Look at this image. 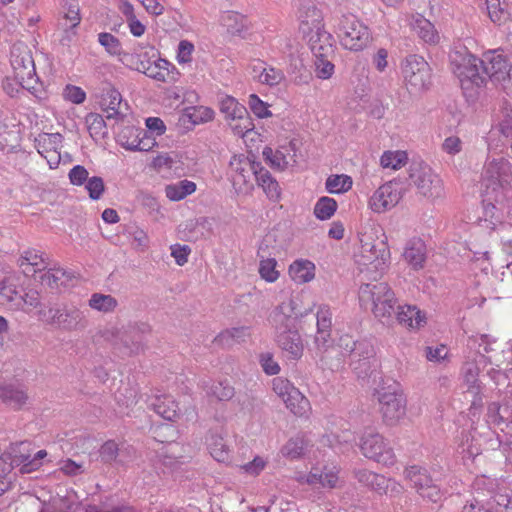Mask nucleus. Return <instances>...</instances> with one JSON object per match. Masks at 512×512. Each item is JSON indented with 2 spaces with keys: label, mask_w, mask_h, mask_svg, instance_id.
<instances>
[{
  "label": "nucleus",
  "mask_w": 512,
  "mask_h": 512,
  "mask_svg": "<svg viewBox=\"0 0 512 512\" xmlns=\"http://www.w3.org/2000/svg\"><path fill=\"white\" fill-rule=\"evenodd\" d=\"M453 72L460 81L464 95L472 100L476 99L483 87L490 81L494 85L510 80L511 64L502 54L489 52L480 59L472 54L456 52L451 55Z\"/></svg>",
  "instance_id": "1"
},
{
  "label": "nucleus",
  "mask_w": 512,
  "mask_h": 512,
  "mask_svg": "<svg viewBox=\"0 0 512 512\" xmlns=\"http://www.w3.org/2000/svg\"><path fill=\"white\" fill-rule=\"evenodd\" d=\"M295 308V301L289 299L276 306L269 317V321L275 329L278 346L291 360L300 359L304 351L302 338L295 325L298 316Z\"/></svg>",
  "instance_id": "2"
},
{
  "label": "nucleus",
  "mask_w": 512,
  "mask_h": 512,
  "mask_svg": "<svg viewBox=\"0 0 512 512\" xmlns=\"http://www.w3.org/2000/svg\"><path fill=\"white\" fill-rule=\"evenodd\" d=\"M343 356L349 358V365L358 378L369 377L376 367L375 350L366 339L354 340L350 335H343L338 340Z\"/></svg>",
  "instance_id": "3"
},
{
  "label": "nucleus",
  "mask_w": 512,
  "mask_h": 512,
  "mask_svg": "<svg viewBox=\"0 0 512 512\" xmlns=\"http://www.w3.org/2000/svg\"><path fill=\"white\" fill-rule=\"evenodd\" d=\"M151 332L147 323H129L121 328H108L102 332L105 341L126 356L139 354L144 350V335Z\"/></svg>",
  "instance_id": "4"
},
{
  "label": "nucleus",
  "mask_w": 512,
  "mask_h": 512,
  "mask_svg": "<svg viewBox=\"0 0 512 512\" xmlns=\"http://www.w3.org/2000/svg\"><path fill=\"white\" fill-rule=\"evenodd\" d=\"M359 300L362 304H372L374 316L389 323L394 317L397 299L394 291L385 282L366 283L360 286Z\"/></svg>",
  "instance_id": "5"
},
{
  "label": "nucleus",
  "mask_w": 512,
  "mask_h": 512,
  "mask_svg": "<svg viewBox=\"0 0 512 512\" xmlns=\"http://www.w3.org/2000/svg\"><path fill=\"white\" fill-rule=\"evenodd\" d=\"M41 321L64 331H81L88 326L84 312L74 304L56 303L39 310Z\"/></svg>",
  "instance_id": "6"
},
{
  "label": "nucleus",
  "mask_w": 512,
  "mask_h": 512,
  "mask_svg": "<svg viewBox=\"0 0 512 512\" xmlns=\"http://www.w3.org/2000/svg\"><path fill=\"white\" fill-rule=\"evenodd\" d=\"M410 184L417 189V193L431 201L445 196L444 183L427 163L413 161L408 170Z\"/></svg>",
  "instance_id": "7"
},
{
  "label": "nucleus",
  "mask_w": 512,
  "mask_h": 512,
  "mask_svg": "<svg viewBox=\"0 0 512 512\" xmlns=\"http://www.w3.org/2000/svg\"><path fill=\"white\" fill-rule=\"evenodd\" d=\"M404 84L410 94H420L432 85V70L429 63L416 54L408 55L401 62Z\"/></svg>",
  "instance_id": "8"
},
{
  "label": "nucleus",
  "mask_w": 512,
  "mask_h": 512,
  "mask_svg": "<svg viewBox=\"0 0 512 512\" xmlns=\"http://www.w3.org/2000/svg\"><path fill=\"white\" fill-rule=\"evenodd\" d=\"M10 63L17 83L23 89H35L39 78L36 74L32 52L25 43L17 42L13 44L10 51Z\"/></svg>",
  "instance_id": "9"
},
{
  "label": "nucleus",
  "mask_w": 512,
  "mask_h": 512,
  "mask_svg": "<svg viewBox=\"0 0 512 512\" xmlns=\"http://www.w3.org/2000/svg\"><path fill=\"white\" fill-rule=\"evenodd\" d=\"M359 241L357 262L364 266L373 265L376 270H382L390 257L386 241L380 238L374 229L360 233Z\"/></svg>",
  "instance_id": "10"
},
{
  "label": "nucleus",
  "mask_w": 512,
  "mask_h": 512,
  "mask_svg": "<svg viewBox=\"0 0 512 512\" xmlns=\"http://www.w3.org/2000/svg\"><path fill=\"white\" fill-rule=\"evenodd\" d=\"M380 413L387 425H395L406 414V398L396 382L376 390Z\"/></svg>",
  "instance_id": "11"
},
{
  "label": "nucleus",
  "mask_w": 512,
  "mask_h": 512,
  "mask_svg": "<svg viewBox=\"0 0 512 512\" xmlns=\"http://www.w3.org/2000/svg\"><path fill=\"white\" fill-rule=\"evenodd\" d=\"M341 44L349 50H362L370 41V32L366 25L353 14L343 15L338 24Z\"/></svg>",
  "instance_id": "12"
},
{
  "label": "nucleus",
  "mask_w": 512,
  "mask_h": 512,
  "mask_svg": "<svg viewBox=\"0 0 512 512\" xmlns=\"http://www.w3.org/2000/svg\"><path fill=\"white\" fill-rule=\"evenodd\" d=\"M359 447L362 454L368 459L383 465H393L395 462L393 449L374 429H365L360 438Z\"/></svg>",
  "instance_id": "13"
},
{
  "label": "nucleus",
  "mask_w": 512,
  "mask_h": 512,
  "mask_svg": "<svg viewBox=\"0 0 512 512\" xmlns=\"http://www.w3.org/2000/svg\"><path fill=\"white\" fill-rule=\"evenodd\" d=\"M410 486L424 499L437 503L442 498L440 488L433 482L427 470L419 466H410L405 470Z\"/></svg>",
  "instance_id": "14"
},
{
  "label": "nucleus",
  "mask_w": 512,
  "mask_h": 512,
  "mask_svg": "<svg viewBox=\"0 0 512 512\" xmlns=\"http://www.w3.org/2000/svg\"><path fill=\"white\" fill-rule=\"evenodd\" d=\"M399 184L389 181L380 186L369 200L370 208L377 213H383L394 207L401 199Z\"/></svg>",
  "instance_id": "15"
},
{
  "label": "nucleus",
  "mask_w": 512,
  "mask_h": 512,
  "mask_svg": "<svg viewBox=\"0 0 512 512\" xmlns=\"http://www.w3.org/2000/svg\"><path fill=\"white\" fill-rule=\"evenodd\" d=\"M230 168L233 172L232 181L234 186H249L252 187V179L257 162L250 161L249 158L244 156L234 155L230 160Z\"/></svg>",
  "instance_id": "16"
},
{
  "label": "nucleus",
  "mask_w": 512,
  "mask_h": 512,
  "mask_svg": "<svg viewBox=\"0 0 512 512\" xmlns=\"http://www.w3.org/2000/svg\"><path fill=\"white\" fill-rule=\"evenodd\" d=\"M299 21L300 30L305 35L324 29L322 12L312 3L302 4Z\"/></svg>",
  "instance_id": "17"
},
{
  "label": "nucleus",
  "mask_w": 512,
  "mask_h": 512,
  "mask_svg": "<svg viewBox=\"0 0 512 512\" xmlns=\"http://www.w3.org/2000/svg\"><path fill=\"white\" fill-rule=\"evenodd\" d=\"M309 36V45L314 57H326V58H334L335 50H334V39L333 36L323 30L318 32H313L308 34Z\"/></svg>",
  "instance_id": "18"
},
{
  "label": "nucleus",
  "mask_w": 512,
  "mask_h": 512,
  "mask_svg": "<svg viewBox=\"0 0 512 512\" xmlns=\"http://www.w3.org/2000/svg\"><path fill=\"white\" fill-rule=\"evenodd\" d=\"M122 96L115 88H108L103 91L100 105L102 110L106 111L107 119H123L128 110L127 104H124L125 110L122 109Z\"/></svg>",
  "instance_id": "19"
},
{
  "label": "nucleus",
  "mask_w": 512,
  "mask_h": 512,
  "mask_svg": "<svg viewBox=\"0 0 512 512\" xmlns=\"http://www.w3.org/2000/svg\"><path fill=\"white\" fill-rule=\"evenodd\" d=\"M268 245L261 244L257 251V256L260 258L259 274L262 279L267 282H275L279 278V271L276 269L277 261L275 258H270L267 255Z\"/></svg>",
  "instance_id": "20"
},
{
  "label": "nucleus",
  "mask_w": 512,
  "mask_h": 512,
  "mask_svg": "<svg viewBox=\"0 0 512 512\" xmlns=\"http://www.w3.org/2000/svg\"><path fill=\"white\" fill-rule=\"evenodd\" d=\"M249 327L240 326L225 329L220 332L215 338L214 343L221 347H231L234 344L242 343L249 337Z\"/></svg>",
  "instance_id": "21"
},
{
  "label": "nucleus",
  "mask_w": 512,
  "mask_h": 512,
  "mask_svg": "<svg viewBox=\"0 0 512 512\" xmlns=\"http://www.w3.org/2000/svg\"><path fill=\"white\" fill-rule=\"evenodd\" d=\"M253 179H255L258 185L263 188V190L270 199L279 198L280 191L277 181L271 176L270 172L267 169H265L259 162H257V168H255Z\"/></svg>",
  "instance_id": "22"
},
{
  "label": "nucleus",
  "mask_w": 512,
  "mask_h": 512,
  "mask_svg": "<svg viewBox=\"0 0 512 512\" xmlns=\"http://www.w3.org/2000/svg\"><path fill=\"white\" fill-rule=\"evenodd\" d=\"M0 396L4 403L14 409H20L26 404L28 395L20 385H6L0 388Z\"/></svg>",
  "instance_id": "23"
},
{
  "label": "nucleus",
  "mask_w": 512,
  "mask_h": 512,
  "mask_svg": "<svg viewBox=\"0 0 512 512\" xmlns=\"http://www.w3.org/2000/svg\"><path fill=\"white\" fill-rule=\"evenodd\" d=\"M404 259L414 268L420 269L426 259V247L420 239L410 241L404 251Z\"/></svg>",
  "instance_id": "24"
},
{
  "label": "nucleus",
  "mask_w": 512,
  "mask_h": 512,
  "mask_svg": "<svg viewBox=\"0 0 512 512\" xmlns=\"http://www.w3.org/2000/svg\"><path fill=\"white\" fill-rule=\"evenodd\" d=\"M394 316L400 324H404L409 327H420L424 323V317L421 315L419 309L415 306L397 305L395 308Z\"/></svg>",
  "instance_id": "25"
},
{
  "label": "nucleus",
  "mask_w": 512,
  "mask_h": 512,
  "mask_svg": "<svg viewBox=\"0 0 512 512\" xmlns=\"http://www.w3.org/2000/svg\"><path fill=\"white\" fill-rule=\"evenodd\" d=\"M306 484L312 487L335 488L338 482V475L334 471L323 472L317 468L312 469L305 477Z\"/></svg>",
  "instance_id": "26"
},
{
  "label": "nucleus",
  "mask_w": 512,
  "mask_h": 512,
  "mask_svg": "<svg viewBox=\"0 0 512 512\" xmlns=\"http://www.w3.org/2000/svg\"><path fill=\"white\" fill-rule=\"evenodd\" d=\"M151 405L153 410L166 420L174 421L179 416V406L171 396L157 397Z\"/></svg>",
  "instance_id": "27"
},
{
  "label": "nucleus",
  "mask_w": 512,
  "mask_h": 512,
  "mask_svg": "<svg viewBox=\"0 0 512 512\" xmlns=\"http://www.w3.org/2000/svg\"><path fill=\"white\" fill-rule=\"evenodd\" d=\"M314 271L315 265L303 259L294 261L289 267L290 277L299 284L311 281L315 276Z\"/></svg>",
  "instance_id": "28"
},
{
  "label": "nucleus",
  "mask_w": 512,
  "mask_h": 512,
  "mask_svg": "<svg viewBox=\"0 0 512 512\" xmlns=\"http://www.w3.org/2000/svg\"><path fill=\"white\" fill-rule=\"evenodd\" d=\"M64 16L60 22L66 33L74 30L81 21L80 6L77 0H66L63 4Z\"/></svg>",
  "instance_id": "29"
},
{
  "label": "nucleus",
  "mask_w": 512,
  "mask_h": 512,
  "mask_svg": "<svg viewBox=\"0 0 512 512\" xmlns=\"http://www.w3.org/2000/svg\"><path fill=\"white\" fill-rule=\"evenodd\" d=\"M170 67L175 69L170 62L158 56L152 62L147 63L143 73L157 81L168 82L170 77Z\"/></svg>",
  "instance_id": "30"
},
{
  "label": "nucleus",
  "mask_w": 512,
  "mask_h": 512,
  "mask_svg": "<svg viewBox=\"0 0 512 512\" xmlns=\"http://www.w3.org/2000/svg\"><path fill=\"white\" fill-rule=\"evenodd\" d=\"M203 389L207 396L215 397L219 401H229L235 395V389L227 380L204 383Z\"/></svg>",
  "instance_id": "31"
},
{
  "label": "nucleus",
  "mask_w": 512,
  "mask_h": 512,
  "mask_svg": "<svg viewBox=\"0 0 512 512\" xmlns=\"http://www.w3.org/2000/svg\"><path fill=\"white\" fill-rule=\"evenodd\" d=\"M355 478L362 485L381 492L386 488V478L367 469H358L354 471Z\"/></svg>",
  "instance_id": "32"
},
{
  "label": "nucleus",
  "mask_w": 512,
  "mask_h": 512,
  "mask_svg": "<svg viewBox=\"0 0 512 512\" xmlns=\"http://www.w3.org/2000/svg\"><path fill=\"white\" fill-rule=\"evenodd\" d=\"M411 26L426 43H436L438 41V33L434 25L423 16L417 15L414 17Z\"/></svg>",
  "instance_id": "33"
},
{
  "label": "nucleus",
  "mask_w": 512,
  "mask_h": 512,
  "mask_svg": "<svg viewBox=\"0 0 512 512\" xmlns=\"http://www.w3.org/2000/svg\"><path fill=\"white\" fill-rule=\"evenodd\" d=\"M319 356V360L323 367L329 370H339L343 366V356L342 350L339 348L338 344L334 347L324 349L323 351L317 353Z\"/></svg>",
  "instance_id": "34"
},
{
  "label": "nucleus",
  "mask_w": 512,
  "mask_h": 512,
  "mask_svg": "<svg viewBox=\"0 0 512 512\" xmlns=\"http://www.w3.org/2000/svg\"><path fill=\"white\" fill-rule=\"evenodd\" d=\"M283 401L296 416H303L309 410L308 399L297 388L290 390L289 395Z\"/></svg>",
  "instance_id": "35"
},
{
  "label": "nucleus",
  "mask_w": 512,
  "mask_h": 512,
  "mask_svg": "<svg viewBox=\"0 0 512 512\" xmlns=\"http://www.w3.org/2000/svg\"><path fill=\"white\" fill-rule=\"evenodd\" d=\"M196 190V184L189 180H182L175 184L167 185L165 194L172 201H180Z\"/></svg>",
  "instance_id": "36"
},
{
  "label": "nucleus",
  "mask_w": 512,
  "mask_h": 512,
  "mask_svg": "<svg viewBox=\"0 0 512 512\" xmlns=\"http://www.w3.org/2000/svg\"><path fill=\"white\" fill-rule=\"evenodd\" d=\"M308 448V441L303 436H296L287 441L282 447V454L290 459H298L303 456Z\"/></svg>",
  "instance_id": "37"
},
{
  "label": "nucleus",
  "mask_w": 512,
  "mask_h": 512,
  "mask_svg": "<svg viewBox=\"0 0 512 512\" xmlns=\"http://www.w3.org/2000/svg\"><path fill=\"white\" fill-rule=\"evenodd\" d=\"M479 372V367L475 362H466L462 367V373L468 391L473 394H478L481 389V382L478 379Z\"/></svg>",
  "instance_id": "38"
},
{
  "label": "nucleus",
  "mask_w": 512,
  "mask_h": 512,
  "mask_svg": "<svg viewBox=\"0 0 512 512\" xmlns=\"http://www.w3.org/2000/svg\"><path fill=\"white\" fill-rule=\"evenodd\" d=\"M134 132H137L136 129L133 127H128L124 129L121 133L118 135V139L120 144L131 151H149L154 143H150L148 141H145L144 139L139 138V134H136L135 137L132 139V142L124 141V138L126 137V134L129 133L132 135Z\"/></svg>",
  "instance_id": "39"
},
{
  "label": "nucleus",
  "mask_w": 512,
  "mask_h": 512,
  "mask_svg": "<svg viewBox=\"0 0 512 512\" xmlns=\"http://www.w3.org/2000/svg\"><path fill=\"white\" fill-rule=\"evenodd\" d=\"M22 298L23 290H18L17 287L6 278L0 279V302L2 304L14 302L16 305H20Z\"/></svg>",
  "instance_id": "40"
},
{
  "label": "nucleus",
  "mask_w": 512,
  "mask_h": 512,
  "mask_svg": "<svg viewBox=\"0 0 512 512\" xmlns=\"http://www.w3.org/2000/svg\"><path fill=\"white\" fill-rule=\"evenodd\" d=\"M118 305V301L112 295L94 293L89 299V306L103 313L113 312Z\"/></svg>",
  "instance_id": "41"
},
{
  "label": "nucleus",
  "mask_w": 512,
  "mask_h": 512,
  "mask_svg": "<svg viewBox=\"0 0 512 512\" xmlns=\"http://www.w3.org/2000/svg\"><path fill=\"white\" fill-rule=\"evenodd\" d=\"M486 8L491 21L497 25L505 23L509 19L506 4L500 0H486Z\"/></svg>",
  "instance_id": "42"
},
{
  "label": "nucleus",
  "mask_w": 512,
  "mask_h": 512,
  "mask_svg": "<svg viewBox=\"0 0 512 512\" xmlns=\"http://www.w3.org/2000/svg\"><path fill=\"white\" fill-rule=\"evenodd\" d=\"M337 207L335 199L327 196L321 197L314 206V215L319 220H328L335 214Z\"/></svg>",
  "instance_id": "43"
},
{
  "label": "nucleus",
  "mask_w": 512,
  "mask_h": 512,
  "mask_svg": "<svg viewBox=\"0 0 512 512\" xmlns=\"http://www.w3.org/2000/svg\"><path fill=\"white\" fill-rule=\"evenodd\" d=\"M219 108L225 118L229 120H233L236 115L241 117V115L246 114V107L231 96L223 97L219 102Z\"/></svg>",
  "instance_id": "44"
},
{
  "label": "nucleus",
  "mask_w": 512,
  "mask_h": 512,
  "mask_svg": "<svg viewBox=\"0 0 512 512\" xmlns=\"http://www.w3.org/2000/svg\"><path fill=\"white\" fill-rule=\"evenodd\" d=\"M352 187V179L347 175H331L326 180V189L329 193L339 194Z\"/></svg>",
  "instance_id": "45"
},
{
  "label": "nucleus",
  "mask_w": 512,
  "mask_h": 512,
  "mask_svg": "<svg viewBox=\"0 0 512 512\" xmlns=\"http://www.w3.org/2000/svg\"><path fill=\"white\" fill-rule=\"evenodd\" d=\"M229 126L234 134L240 137H244L246 133L254 130L255 127L247 109L246 114L241 115V117L236 115L233 120H230Z\"/></svg>",
  "instance_id": "46"
},
{
  "label": "nucleus",
  "mask_w": 512,
  "mask_h": 512,
  "mask_svg": "<svg viewBox=\"0 0 512 512\" xmlns=\"http://www.w3.org/2000/svg\"><path fill=\"white\" fill-rule=\"evenodd\" d=\"M32 444L29 441H22L12 445L11 452L13 454L12 462L17 466L24 465L31 459Z\"/></svg>",
  "instance_id": "47"
},
{
  "label": "nucleus",
  "mask_w": 512,
  "mask_h": 512,
  "mask_svg": "<svg viewBox=\"0 0 512 512\" xmlns=\"http://www.w3.org/2000/svg\"><path fill=\"white\" fill-rule=\"evenodd\" d=\"M65 278L70 279L67 272L63 269H50L41 276V283L50 288H59L65 285Z\"/></svg>",
  "instance_id": "48"
},
{
  "label": "nucleus",
  "mask_w": 512,
  "mask_h": 512,
  "mask_svg": "<svg viewBox=\"0 0 512 512\" xmlns=\"http://www.w3.org/2000/svg\"><path fill=\"white\" fill-rule=\"evenodd\" d=\"M495 342L494 340H491V337L487 334H483L480 336V338H477L476 336H472L468 340V346L470 348H478L477 353L479 354L480 358L487 359L490 363L491 360L489 357H486L484 353H490L493 349L491 347V344Z\"/></svg>",
  "instance_id": "49"
},
{
  "label": "nucleus",
  "mask_w": 512,
  "mask_h": 512,
  "mask_svg": "<svg viewBox=\"0 0 512 512\" xmlns=\"http://www.w3.org/2000/svg\"><path fill=\"white\" fill-rule=\"evenodd\" d=\"M209 445L211 456L218 462H225L229 459V449L222 437H212Z\"/></svg>",
  "instance_id": "50"
},
{
  "label": "nucleus",
  "mask_w": 512,
  "mask_h": 512,
  "mask_svg": "<svg viewBox=\"0 0 512 512\" xmlns=\"http://www.w3.org/2000/svg\"><path fill=\"white\" fill-rule=\"evenodd\" d=\"M407 160V154L402 151H386L381 156V165L384 168H392V169H399L401 166L405 164Z\"/></svg>",
  "instance_id": "51"
},
{
  "label": "nucleus",
  "mask_w": 512,
  "mask_h": 512,
  "mask_svg": "<svg viewBox=\"0 0 512 512\" xmlns=\"http://www.w3.org/2000/svg\"><path fill=\"white\" fill-rule=\"evenodd\" d=\"M86 124L92 137L103 136L105 134L106 123L100 114L89 113L86 116Z\"/></svg>",
  "instance_id": "52"
},
{
  "label": "nucleus",
  "mask_w": 512,
  "mask_h": 512,
  "mask_svg": "<svg viewBox=\"0 0 512 512\" xmlns=\"http://www.w3.org/2000/svg\"><path fill=\"white\" fill-rule=\"evenodd\" d=\"M99 43L111 55H122V46L117 37L111 33L103 32L98 35Z\"/></svg>",
  "instance_id": "53"
},
{
  "label": "nucleus",
  "mask_w": 512,
  "mask_h": 512,
  "mask_svg": "<svg viewBox=\"0 0 512 512\" xmlns=\"http://www.w3.org/2000/svg\"><path fill=\"white\" fill-rule=\"evenodd\" d=\"M334 58L315 57V73L320 79H329L334 73Z\"/></svg>",
  "instance_id": "54"
},
{
  "label": "nucleus",
  "mask_w": 512,
  "mask_h": 512,
  "mask_svg": "<svg viewBox=\"0 0 512 512\" xmlns=\"http://www.w3.org/2000/svg\"><path fill=\"white\" fill-rule=\"evenodd\" d=\"M264 158L271 163V166L278 169H284L288 165L286 155L281 150L273 151L270 147H265L263 150Z\"/></svg>",
  "instance_id": "55"
},
{
  "label": "nucleus",
  "mask_w": 512,
  "mask_h": 512,
  "mask_svg": "<svg viewBox=\"0 0 512 512\" xmlns=\"http://www.w3.org/2000/svg\"><path fill=\"white\" fill-rule=\"evenodd\" d=\"M119 454V448L115 441H106L99 450V455L103 463H112L116 461Z\"/></svg>",
  "instance_id": "56"
},
{
  "label": "nucleus",
  "mask_w": 512,
  "mask_h": 512,
  "mask_svg": "<svg viewBox=\"0 0 512 512\" xmlns=\"http://www.w3.org/2000/svg\"><path fill=\"white\" fill-rule=\"evenodd\" d=\"M284 79V73L275 68H264L259 75V81L270 86L278 85Z\"/></svg>",
  "instance_id": "57"
},
{
  "label": "nucleus",
  "mask_w": 512,
  "mask_h": 512,
  "mask_svg": "<svg viewBox=\"0 0 512 512\" xmlns=\"http://www.w3.org/2000/svg\"><path fill=\"white\" fill-rule=\"evenodd\" d=\"M31 265L36 267L38 270L46 268L45 261L42 254H39L36 250H27L20 258V265Z\"/></svg>",
  "instance_id": "58"
},
{
  "label": "nucleus",
  "mask_w": 512,
  "mask_h": 512,
  "mask_svg": "<svg viewBox=\"0 0 512 512\" xmlns=\"http://www.w3.org/2000/svg\"><path fill=\"white\" fill-rule=\"evenodd\" d=\"M85 188L92 200H98L105 190L104 181L101 177L93 176L86 182Z\"/></svg>",
  "instance_id": "59"
},
{
  "label": "nucleus",
  "mask_w": 512,
  "mask_h": 512,
  "mask_svg": "<svg viewBox=\"0 0 512 512\" xmlns=\"http://www.w3.org/2000/svg\"><path fill=\"white\" fill-rule=\"evenodd\" d=\"M62 140L63 137L59 133H44L43 135H39L37 141L39 147L56 151L58 147L61 146Z\"/></svg>",
  "instance_id": "60"
},
{
  "label": "nucleus",
  "mask_w": 512,
  "mask_h": 512,
  "mask_svg": "<svg viewBox=\"0 0 512 512\" xmlns=\"http://www.w3.org/2000/svg\"><path fill=\"white\" fill-rule=\"evenodd\" d=\"M121 60L126 66L142 73L148 63V60H142L140 58L137 50H135L134 53H123Z\"/></svg>",
  "instance_id": "61"
},
{
  "label": "nucleus",
  "mask_w": 512,
  "mask_h": 512,
  "mask_svg": "<svg viewBox=\"0 0 512 512\" xmlns=\"http://www.w3.org/2000/svg\"><path fill=\"white\" fill-rule=\"evenodd\" d=\"M249 106L251 111L258 118H266L271 116V112L268 110L266 103H264L257 95L251 94L249 96Z\"/></svg>",
  "instance_id": "62"
},
{
  "label": "nucleus",
  "mask_w": 512,
  "mask_h": 512,
  "mask_svg": "<svg viewBox=\"0 0 512 512\" xmlns=\"http://www.w3.org/2000/svg\"><path fill=\"white\" fill-rule=\"evenodd\" d=\"M88 175V170L82 165L74 166L68 174L71 184L76 186L85 184L89 180Z\"/></svg>",
  "instance_id": "63"
},
{
  "label": "nucleus",
  "mask_w": 512,
  "mask_h": 512,
  "mask_svg": "<svg viewBox=\"0 0 512 512\" xmlns=\"http://www.w3.org/2000/svg\"><path fill=\"white\" fill-rule=\"evenodd\" d=\"M260 363L264 372L268 375H276L280 372V366L273 359V355L269 352L260 355Z\"/></svg>",
  "instance_id": "64"
}]
</instances>
